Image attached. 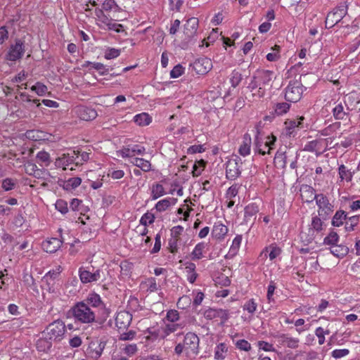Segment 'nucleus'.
<instances>
[{
  "label": "nucleus",
  "mask_w": 360,
  "mask_h": 360,
  "mask_svg": "<svg viewBox=\"0 0 360 360\" xmlns=\"http://www.w3.org/2000/svg\"><path fill=\"white\" fill-rule=\"evenodd\" d=\"M77 113L81 120L85 121L92 120L97 117V112L94 109L84 106L79 107Z\"/></svg>",
  "instance_id": "obj_18"
},
{
  "label": "nucleus",
  "mask_w": 360,
  "mask_h": 360,
  "mask_svg": "<svg viewBox=\"0 0 360 360\" xmlns=\"http://www.w3.org/2000/svg\"><path fill=\"white\" fill-rule=\"evenodd\" d=\"M359 220V216H352L348 218V220L345 222V230L347 231H352L354 229V227L358 224Z\"/></svg>",
  "instance_id": "obj_43"
},
{
  "label": "nucleus",
  "mask_w": 360,
  "mask_h": 360,
  "mask_svg": "<svg viewBox=\"0 0 360 360\" xmlns=\"http://www.w3.org/2000/svg\"><path fill=\"white\" fill-rule=\"evenodd\" d=\"M290 105L285 102L277 103L274 105V112L277 115H283L290 109Z\"/></svg>",
  "instance_id": "obj_42"
},
{
  "label": "nucleus",
  "mask_w": 360,
  "mask_h": 360,
  "mask_svg": "<svg viewBox=\"0 0 360 360\" xmlns=\"http://www.w3.org/2000/svg\"><path fill=\"white\" fill-rule=\"evenodd\" d=\"M79 277L81 281L84 283L97 281L101 278V271L98 269L95 272L92 273L87 270H80Z\"/></svg>",
  "instance_id": "obj_16"
},
{
  "label": "nucleus",
  "mask_w": 360,
  "mask_h": 360,
  "mask_svg": "<svg viewBox=\"0 0 360 360\" xmlns=\"http://www.w3.org/2000/svg\"><path fill=\"white\" fill-rule=\"evenodd\" d=\"M304 120V117H300L297 120H289L285 122L286 129L289 131V133L291 134L292 131L290 130H293L295 128H303V120Z\"/></svg>",
  "instance_id": "obj_29"
},
{
  "label": "nucleus",
  "mask_w": 360,
  "mask_h": 360,
  "mask_svg": "<svg viewBox=\"0 0 360 360\" xmlns=\"http://www.w3.org/2000/svg\"><path fill=\"white\" fill-rule=\"evenodd\" d=\"M300 196L302 200L306 202H311L314 200H316L317 195L315 190L309 185H302L300 188Z\"/></svg>",
  "instance_id": "obj_17"
},
{
  "label": "nucleus",
  "mask_w": 360,
  "mask_h": 360,
  "mask_svg": "<svg viewBox=\"0 0 360 360\" xmlns=\"http://www.w3.org/2000/svg\"><path fill=\"white\" fill-rule=\"evenodd\" d=\"M281 253V249L275 246H269L265 249L262 253L261 257H267L269 256L270 260L274 259Z\"/></svg>",
  "instance_id": "obj_30"
},
{
  "label": "nucleus",
  "mask_w": 360,
  "mask_h": 360,
  "mask_svg": "<svg viewBox=\"0 0 360 360\" xmlns=\"http://www.w3.org/2000/svg\"><path fill=\"white\" fill-rule=\"evenodd\" d=\"M177 201L176 198H165L162 200H160L155 205V209L157 211L162 212L165 211L171 204H175Z\"/></svg>",
  "instance_id": "obj_31"
},
{
  "label": "nucleus",
  "mask_w": 360,
  "mask_h": 360,
  "mask_svg": "<svg viewBox=\"0 0 360 360\" xmlns=\"http://www.w3.org/2000/svg\"><path fill=\"white\" fill-rule=\"evenodd\" d=\"M347 219V214L345 211L338 210L335 212L332 219V225L334 226H340L344 221Z\"/></svg>",
  "instance_id": "obj_34"
},
{
  "label": "nucleus",
  "mask_w": 360,
  "mask_h": 360,
  "mask_svg": "<svg viewBox=\"0 0 360 360\" xmlns=\"http://www.w3.org/2000/svg\"><path fill=\"white\" fill-rule=\"evenodd\" d=\"M259 212L258 206L255 204H250L245 208V218L248 221L251 219L252 217H255Z\"/></svg>",
  "instance_id": "obj_38"
},
{
  "label": "nucleus",
  "mask_w": 360,
  "mask_h": 360,
  "mask_svg": "<svg viewBox=\"0 0 360 360\" xmlns=\"http://www.w3.org/2000/svg\"><path fill=\"white\" fill-rule=\"evenodd\" d=\"M53 340H49L44 333H41V336L37 340L36 347L39 352H47L52 346Z\"/></svg>",
  "instance_id": "obj_21"
},
{
  "label": "nucleus",
  "mask_w": 360,
  "mask_h": 360,
  "mask_svg": "<svg viewBox=\"0 0 360 360\" xmlns=\"http://www.w3.org/2000/svg\"><path fill=\"white\" fill-rule=\"evenodd\" d=\"M205 243H198L193 252H191V258L193 260L195 259H200L202 257V252L204 249L205 248Z\"/></svg>",
  "instance_id": "obj_40"
},
{
  "label": "nucleus",
  "mask_w": 360,
  "mask_h": 360,
  "mask_svg": "<svg viewBox=\"0 0 360 360\" xmlns=\"http://www.w3.org/2000/svg\"><path fill=\"white\" fill-rule=\"evenodd\" d=\"M275 338L278 344L281 346L288 347L291 349L298 347L299 340L297 338L290 337L286 334L278 335Z\"/></svg>",
  "instance_id": "obj_14"
},
{
  "label": "nucleus",
  "mask_w": 360,
  "mask_h": 360,
  "mask_svg": "<svg viewBox=\"0 0 360 360\" xmlns=\"http://www.w3.org/2000/svg\"><path fill=\"white\" fill-rule=\"evenodd\" d=\"M276 78L274 72L270 70L257 71L252 79L266 91L271 89L274 79Z\"/></svg>",
  "instance_id": "obj_5"
},
{
  "label": "nucleus",
  "mask_w": 360,
  "mask_h": 360,
  "mask_svg": "<svg viewBox=\"0 0 360 360\" xmlns=\"http://www.w3.org/2000/svg\"><path fill=\"white\" fill-rule=\"evenodd\" d=\"M79 151L73 150L71 153H63L60 157L56 159L55 165L56 167H63V170L67 169V166L74 163L79 158Z\"/></svg>",
  "instance_id": "obj_8"
},
{
  "label": "nucleus",
  "mask_w": 360,
  "mask_h": 360,
  "mask_svg": "<svg viewBox=\"0 0 360 360\" xmlns=\"http://www.w3.org/2000/svg\"><path fill=\"white\" fill-rule=\"evenodd\" d=\"M351 98V96L345 97L343 103L340 102L333 109V116L336 120L344 119L349 112L352 110L347 104V101H349Z\"/></svg>",
  "instance_id": "obj_12"
},
{
  "label": "nucleus",
  "mask_w": 360,
  "mask_h": 360,
  "mask_svg": "<svg viewBox=\"0 0 360 360\" xmlns=\"http://www.w3.org/2000/svg\"><path fill=\"white\" fill-rule=\"evenodd\" d=\"M236 346L240 350L248 352L251 349L250 344L245 340H239L236 341Z\"/></svg>",
  "instance_id": "obj_57"
},
{
  "label": "nucleus",
  "mask_w": 360,
  "mask_h": 360,
  "mask_svg": "<svg viewBox=\"0 0 360 360\" xmlns=\"http://www.w3.org/2000/svg\"><path fill=\"white\" fill-rule=\"evenodd\" d=\"M227 347L224 343L219 344L215 349V359H223L224 358V354L227 352Z\"/></svg>",
  "instance_id": "obj_47"
},
{
  "label": "nucleus",
  "mask_w": 360,
  "mask_h": 360,
  "mask_svg": "<svg viewBox=\"0 0 360 360\" xmlns=\"http://www.w3.org/2000/svg\"><path fill=\"white\" fill-rule=\"evenodd\" d=\"M228 232V228L220 222L215 223L212 231V236L217 239L223 238Z\"/></svg>",
  "instance_id": "obj_25"
},
{
  "label": "nucleus",
  "mask_w": 360,
  "mask_h": 360,
  "mask_svg": "<svg viewBox=\"0 0 360 360\" xmlns=\"http://www.w3.org/2000/svg\"><path fill=\"white\" fill-rule=\"evenodd\" d=\"M82 183V179L77 176L69 178L67 180H59L58 184L66 191H72L77 188Z\"/></svg>",
  "instance_id": "obj_19"
},
{
  "label": "nucleus",
  "mask_w": 360,
  "mask_h": 360,
  "mask_svg": "<svg viewBox=\"0 0 360 360\" xmlns=\"http://www.w3.org/2000/svg\"><path fill=\"white\" fill-rule=\"evenodd\" d=\"M31 89L34 91L39 96H43L47 91L46 86L40 82H37L35 85L32 86Z\"/></svg>",
  "instance_id": "obj_54"
},
{
  "label": "nucleus",
  "mask_w": 360,
  "mask_h": 360,
  "mask_svg": "<svg viewBox=\"0 0 360 360\" xmlns=\"http://www.w3.org/2000/svg\"><path fill=\"white\" fill-rule=\"evenodd\" d=\"M247 88L250 91V96L252 100H257L262 98L266 91L263 87L258 85L252 79H251V81L248 84Z\"/></svg>",
  "instance_id": "obj_15"
},
{
  "label": "nucleus",
  "mask_w": 360,
  "mask_h": 360,
  "mask_svg": "<svg viewBox=\"0 0 360 360\" xmlns=\"http://www.w3.org/2000/svg\"><path fill=\"white\" fill-rule=\"evenodd\" d=\"M132 315L127 311H119L115 317V325L118 330H125L129 326Z\"/></svg>",
  "instance_id": "obj_11"
},
{
  "label": "nucleus",
  "mask_w": 360,
  "mask_h": 360,
  "mask_svg": "<svg viewBox=\"0 0 360 360\" xmlns=\"http://www.w3.org/2000/svg\"><path fill=\"white\" fill-rule=\"evenodd\" d=\"M134 120L139 126H146L151 122V117L148 114L143 112L134 116Z\"/></svg>",
  "instance_id": "obj_35"
},
{
  "label": "nucleus",
  "mask_w": 360,
  "mask_h": 360,
  "mask_svg": "<svg viewBox=\"0 0 360 360\" xmlns=\"http://www.w3.org/2000/svg\"><path fill=\"white\" fill-rule=\"evenodd\" d=\"M155 216L153 214L147 212L144 214L140 220L141 224L144 226H147L148 224H151L154 222Z\"/></svg>",
  "instance_id": "obj_53"
},
{
  "label": "nucleus",
  "mask_w": 360,
  "mask_h": 360,
  "mask_svg": "<svg viewBox=\"0 0 360 360\" xmlns=\"http://www.w3.org/2000/svg\"><path fill=\"white\" fill-rule=\"evenodd\" d=\"M131 147V146H128L127 147H124L117 153L122 157V158H131L134 156V153H132Z\"/></svg>",
  "instance_id": "obj_64"
},
{
  "label": "nucleus",
  "mask_w": 360,
  "mask_h": 360,
  "mask_svg": "<svg viewBox=\"0 0 360 360\" xmlns=\"http://www.w3.org/2000/svg\"><path fill=\"white\" fill-rule=\"evenodd\" d=\"M304 86L299 79L290 80L285 89V98L290 102H297L302 98Z\"/></svg>",
  "instance_id": "obj_3"
},
{
  "label": "nucleus",
  "mask_w": 360,
  "mask_h": 360,
  "mask_svg": "<svg viewBox=\"0 0 360 360\" xmlns=\"http://www.w3.org/2000/svg\"><path fill=\"white\" fill-rule=\"evenodd\" d=\"M212 68L211 60L207 57H201L193 63V69L198 75H205Z\"/></svg>",
  "instance_id": "obj_9"
},
{
  "label": "nucleus",
  "mask_w": 360,
  "mask_h": 360,
  "mask_svg": "<svg viewBox=\"0 0 360 360\" xmlns=\"http://www.w3.org/2000/svg\"><path fill=\"white\" fill-rule=\"evenodd\" d=\"M16 183V180L11 178H6L2 181L1 187L6 191H8L14 188Z\"/></svg>",
  "instance_id": "obj_49"
},
{
  "label": "nucleus",
  "mask_w": 360,
  "mask_h": 360,
  "mask_svg": "<svg viewBox=\"0 0 360 360\" xmlns=\"http://www.w3.org/2000/svg\"><path fill=\"white\" fill-rule=\"evenodd\" d=\"M170 8L172 11H180L184 0H169Z\"/></svg>",
  "instance_id": "obj_60"
},
{
  "label": "nucleus",
  "mask_w": 360,
  "mask_h": 360,
  "mask_svg": "<svg viewBox=\"0 0 360 360\" xmlns=\"http://www.w3.org/2000/svg\"><path fill=\"white\" fill-rule=\"evenodd\" d=\"M339 240V236L336 232L331 231L327 237L324 238V243L330 245L331 246L335 245Z\"/></svg>",
  "instance_id": "obj_51"
},
{
  "label": "nucleus",
  "mask_w": 360,
  "mask_h": 360,
  "mask_svg": "<svg viewBox=\"0 0 360 360\" xmlns=\"http://www.w3.org/2000/svg\"><path fill=\"white\" fill-rule=\"evenodd\" d=\"M339 174L342 179H345L347 181H352V173L347 169L346 167L343 165H340L339 167Z\"/></svg>",
  "instance_id": "obj_46"
},
{
  "label": "nucleus",
  "mask_w": 360,
  "mask_h": 360,
  "mask_svg": "<svg viewBox=\"0 0 360 360\" xmlns=\"http://www.w3.org/2000/svg\"><path fill=\"white\" fill-rule=\"evenodd\" d=\"M62 241L57 238H51L42 243L43 249L49 253L56 252L61 246Z\"/></svg>",
  "instance_id": "obj_20"
},
{
  "label": "nucleus",
  "mask_w": 360,
  "mask_h": 360,
  "mask_svg": "<svg viewBox=\"0 0 360 360\" xmlns=\"http://www.w3.org/2000/svg\"><path fill=\"white\" fill-rule=\"evenodd\" d=\"M276 141V137L274 135L268 136L266 137V141L264 142L263 146V150H265L267 148V151L266 153L270 154L271 150L273 148V146L274 145Z\"/></svg>",
  "instance_id": "obj_50"
},
{
  "label": "nucleus",
  "mask_w": 360,
  "mask_h": 360,
  "mask_svg": "<svg viewBox=\"0 0 360 360\" xmlns=\"http://www.w3.org/2000/svg\"><path fill=\"white\" fill-rule=\"evenodd\" d=\"M287 158L286 152L277 151L274 157L275 165L281 169L285 168L287 164Z\"/></svg>",
  "instance_id": "obj_27"
},
{
  "label": "nucleus",
  "mask_w": 360,
  "mask_h": 360,
  "mask_svg": "<svg viewBox=\"0 0 360 360\" xmlns=\"http://www.w3.org/2000/svg\"><path fill=\"white\" fill-rule=\"evenodd\" d=\"M184 231V228L181 226H174L171 229V237L180 240V236Z\"/></svg>",
  "instance_id": "obj_63"
},
{
  "label": "nucleus",
  "mask_w": 360,
  "mask_h": 360,
  "mask_svg": "<svg viewBox=\"0 0 360 360\" xmlns=\"http://www.w3.org/2000/svg\"><path fill=\"white\" fill-rule=\"evenodd\" d=\"M243 308L249 313L253 314L257 309V304L255 302L253 299H251L245 304Z\"/></svg>",
  "instance_id": "obj_61"
},
{
  "label": "nucleus",
  "mask_w": 360,
  "mask_h": 360,
  "mask_svg": "<svg viewBox=\"0 0 360 360\" xmlns=\"http://www.w3.org/2000/svg\"><path fill=\"white\" fill-rule=\"evenodd\" d=\"M65 332V326L61 320H56L50 323L43 331L45 335L53 341L60 340Z\"/></svg>",
  "instance_id": "obj_4"
},
{
  "label": "nucleus",
  "mask_w": 360,
  "mask_h": 360,
  "mask_svg": "<svg viewBox=\"0 0 360 360\" xmlns=\"http://www.w3.org/2000/svg\"><path fill=\"white\" fill-rule=\"evenodd\" d=\"M186 326V323L181 321V323H176L175 322L167 323L165 328V333L166 335H169L172 333L176 331L178 329H182Z\"/></svg>",
  "instance_id": "obj_37"
},
{
  "label": "nucleus",
  "mask_w": 360,
  "mask_h": 360,
  "mask_svg": "<svg viewBox=\"0 0 360 360\" xmlns=\"http://www.w3.org/2000/svg\"><path fill=\"white\" fill-rule=\"evenodd\" d=\"M101 4L102 8L105 11H110L117 6L115 0H96Z\"/></svg>",
  "instance_id": "obj_52"
},
{
  "label": "nucleus",
  "mask_w": 360,
  "mask_h": 360,
  "mask_svg": "<svg viewBox=\"0 0 360 360\" xmlns=\"http://www.w3.org/2000/svg\"><path fill=\"white\" fill-rule=\"evenodd\" d=\"M103 348L101 342H91L87 348V353L91 358L98 359L101 356Z\"/></svg>",
  "instance_id": "obj_22"
},
{
  "label": "nucleus",
  "mask_w": 360,
  "mask_h": 360,
  "mask_svg": "<svg viewBox=\"0 0 360 360\" xmlns=\"http://www.w3.org/2000/svg\"><path fill=\"white\" fill-rule=\"evenodd\" d=\"M25 52V47L21 40H17L15 44L11 45L8 53L6 56V59L11 61H16L22 58Z\"/></svg>",
  "instance_id": "obj_10"
},
{
  "label": "nucleus",
  "mask_w": 360,
  "mask_h": 360,
  "mask_svg": "<svg viewBox=\"0 0 360 360\" xmlns=\"http://www.w3.org/2000/svg\"><path fill=\"white\" fill-rule=\"evenodd\" d=\"M316 202L319 207V216L323 219H326L333 212V205L329 202V200L323 194H317Z\"/></svg>",
  "instance_id": "obj_7"
},
{
  "label": "nucleus",
  "mask_w": 360,
  "mask_h": 360,
  "mask_svg": "<svg viewBox=\"0 0 360 360\" xmlns=\"http://www.w3.org/2000/svg\"><path fill=\"white\" fill-rule=\"evenodd\" d=\"M119 333H120L119 340H123V341L131 340L135 338V336L136 335V331H134L133 330H129L127 331L119 330Z\"/></svg>",
  "instance_id": "obj_44"
},
{
  "label": "nucleus",
  "mask_w": 360,
  "mask_h": 360,
  "mask_svg": "<svg viewBox=\"0 0 360 360\" xmlns=\"http://www.w3.org/2000/svg\"><path fill=\"white\" fill-rule=\"evenodd\" d=\"M37 162L41 167H48L51 162V157L49 153L41 150L36 156Z\"/></svg>",
  "instance_id": "obj_26"
},
{
  "label": "nucleus",
  "mask_w": 360,
  "mask_h": 360,
  "mask_svg": "<svg viewBox=\"0 0 360 360\" xmlns=\"http://www.w3.org/2000/svg\"><path fill=\"white\" fill-rule=\"evenodd\" d=\"M242 242V236L238 235L235 237L232 242V245L230 247L229 251L228 252L227 257H233L238 253L240 244Z\"/></svg>",
  "instance_id": "obj_28"
},
{
  "label": "nucleus",
  "mask_w": 360,
  "mask_h": 360,
  "mask_svg": "<svg viewBox=\"0 0 360 360\" xmlns=\"http://www.w3.org/2000/svg\"><path fill=\"white\" fill-rule=\"evenodd\" d=\"M330 252L337 257H342L348 252V248L345 245H333L330 248Z\"/></svg>",
  "instance_id": "obj_32"
},
{
  "label": "nucleus",
  "mask_w": 360,
  "mask_h": 360,
  "mask_svg": "<svg viewBox=\"0 0 360 360\" xmlns=\"http://www.w3.org/2000/svg\"><path fill=\"white\" fill-rule=\"evenodd\" d=\"M56 209L62 214H66L68 212V203L63 200H58L55 204Z\"/></svg>",
  "instance_id": "obj_55"
},
{
  "label": "nucleus",
  "mask_w": 360,
  "mask_h": 360,
  "mask_svg": "<svg viewBox=\"0 0 360 360\" xmlns=\"http://www.w3.org/2000/svg\"><path fill=\"white\" fill-rule=\"evenodd\" d=\"M242 79L241 74L237 71H233L231 77V82L233 87L237 86Z\"/></svg>",
  "instance_id": "obj_59"
},
{
  "label": "nucleus",
  "mask_w": 360,
  "mask_h": 360,
  "mask_svg": "<svg viewBox=\"0 0 360 360\" xmlns=\"http://www.w3.org/2000/svg\"><path fill=\"white\" fill-rule=\"evenodd\" d=\"M347 13V6L342 5L328 13L325 22H340Z\"/></svg>",
  "instance_id": "obj_13"
},
{
  "label": "nucleus",
  "mask_w": 360,
  "mask_h": 360,
  "mask_svg": "<svg viewBox=\"0 0 360 360\" xmlns=\"http://www.w3.org/2000/svg\"><path fill=\"white\" fill-rule=\"evenodd\" d=\"M36 171H37V166L34 163L29 162L25 165V172L28 175L34 174Z\"/></svg>",
  "instance_id": "obj_62"
},
{
  "label": "nucleus",
  "mask_w": 360,
  "mask_h": 360,
  "mask_svg": "<svg viewBox=\"0 0 360 360\" xmlns=\"http://www.w3.org/2000/svg\"><path fill=\"white\" fill-rule=\"evenodd\" d=\"M203 316L207 320H212L217 317L224 320L227 319V313L222 309H208L204 311Z\"/></svg>",
  "instance_id": "obj_24"
},
{
  "label": "nucleus",
  "mask_w": 360,
  "mask_h": 360,
  "mask_svg": "<svg viewBox=\"0 0 360 360\" xmlns=\"http://www.w3.org/2000/svg\"><path fill=\"white\" fill-rule=\"evenodd\" d=\"M184 322L186 323V325H191V326H201V328L204 330V331L206 333V334H208L209 332V328L207 327L205 325H202L200 323H198L197 321L196 318L194 316H189Z\"/></svg>",
  "instance_id": "obj_45"
},
{
  "label": "nucleus",
  "mask_w": 360,
  "mask_h": 360,
  "mask_svg": "<svg viewBox=\"0 0 360 360\" xmlns=\"http://www.w3.org/2000/svg\"><path fill=\"white\" fill-rule=\"evenodd\" d=\"M165 193L164 187L162 184H156L153 185L151 195L153 200H156L158 198L164 195Z\"/></svg>",
  "instance_id": "obj_41"
},
{
  "label": "nucleus",
  "mask_w": 360,
  "mask_h": 360,
  "mask_svg": "<svg viewBox=\"0 0 360 360\" xmlns=\"http://www.w3.org/2000/svg\"><path fill=\"white\" fill-rule=\"evenodd\" d=\"M323 222L320 217L316 216L312 218L311 227L309 229H313L314 233L319 232L322 230Z\"/></svg>",
  "instance_id": "obj_48"
},
{
  "label": "nucleus",
  "mask_w": 360,
  "mask_h": 360,
  "mask_svg": "<svg viewBox=\"0 0 360 360\" xmlns=\"http://www.w3.org/2000/svg\"><path fill=\"white\" fill-rule=\"evenodd\" d=\"M131 163H133L136 167H139L144 172H148L150 170L151 165L149 161L146 160L143 158H134Z\"/></svg>",
  "instance_id": "obj_36"
},
{
  "label": "nucleus",
  "mask_w": 360,
  "mask_h": 360,
  "mask_svg": "<svg viewBox=\"0 0 360 360\" xmlns=\"http://www.w3.org/2000/svg\"><path fill=\"white\" fill-rule=\"evenodd\" d=\"M300 240L304 245H309L311 243L314 239L315 234L313 229H308L307 231H302L300 233Z\"/></svg>",
  "instance_id": "obj_33"
},
{
  "label": "nucleus",
  "mask_w": 360,
  "mask_h": 360,
  "mask_svg": "<svg viewBox=\"0 0 360 360\" xmlns=\"http://www.w3.org/2000/svg\"><path fill=\"white\" fill-rule=\"evenodd\" d=\"M120 50L114 48L108 49L105 52V58L106 59H112L118 57L120 54Z\"/></svg>",
  "instance_id": "obj_56"
},
{
  "label": "nucleus",
  "mask_w": 360,
  "mask_h": 360,
  "mask_svg": "<svg viewBox=\"0 0 360 360\" xmlns=\"http://www.w3.org/2000/svg\"><path fill=\"white\" fill-rule=\"evenodd\" d=\"M255 128H256V131H257V134H256L255 139V150L259 154L264 155V154H266V150H263V146H264V143H263L262 140L259 136V133H260V129H259V125L257 124Z\"/></svg>",
  "instance_id": "obj_39"
},
{
  "label": "nucleus",
  "mask_w": 360,
  "mask_h": 360,
  "mask_svg": "<svg viewBox=\"0 0 360 360\" xmlns=\"http://www.w3.org/2000/svg\"><path fill=\"white\" fill-rule=\"evenodd\" d=\"M242 164V160L237 155L227 161L226 167V178L230 180L237 179L241 173L240 167Z\"/></svg>",
  "instance_id": "obj_6"
},
{
  "label": "nucleus",
  "mask_w": 360,
  "mask_h": 360,
  "mask_svg": "<svg viewBox=\"0 0 360 360\" xmlns=\"http://www.w3.org/2000/svg\"><path fill=\"white\" fill-rule=\"evenodd\" d=\"M252 139L250 135L245 134L243 138V142L239 147L238 153L242 156H247L250 153Z\"/></svg>",
  "instance_id": "obj_23"
},
{
  "label": "nucleus",
  "mask_w": 360,
  "mask_h": 360,
  "mask_svg": "<svg viewBox=\"0 0 360 360\" xmlns=\"http://www.w3.org/2000/svg\"><path fill=\"white\" fill-rule=\"evenodd\" d=\"M105 309L101 297L96 293L89 294L86 299L77 302L71 309L75 321L82 323H91L96 321L97 314Z\"/></svg>",
  "instance_id": "obj_1"
},
{
  "label": "nucleus",
  "mask_w": 360,
  "mask_h": 360,
  "mask_svg": "<svg viewBox=\"0 0 360 360\" xmlns=\"http://www.w3.org/2000/svg\"><path fill=\"white\" fill-rule=\"evenodd\" d=\"M184 68L181 65H176L170 72L172 78H178L184 73Z\"/></svg>",
  "instance_id": "obj_58"
},
{
  "label": "nucleus",
  "mask_w": 360,
  "mask_h": 360,
  "mask_svg": "<svg viewBox=\"0 0 360 360\" xmlns=\"http://www.w3.org/2000/svg\"><path fill=\"white\" fill-rule=\"evenodd\" d=\"M200 339L198 336L192 332L187 333L184 339L183 344L185 347V353L188 358L195 359L199 353Z\"/></svg>",
  "instance_id": "obj_2"
}]
</instances>
